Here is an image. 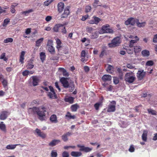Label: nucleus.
Listing matches in <instances>:
<instances>
[{
  "mask_svg": "<svg viewBox=\"0 0 157 157\" xmlns=\"http://www.w3.org/2000/svg\"><path fill=\"white\" fill-rule=\"evenodd\" d=\"M40 110L39 107H33L32 108H30L29 109V113L33 115L36 114L38 118L41 121H43L45 120V117L46 116L45 113L46 112V108L44 106H42Z\"/></svg>",
  "mask_w": 157,
  "mask_h": 157,
  "instance_id": "obj_1",
  "label": "nucleus"
},
{
  "mask_svg": "<svg viewBox=\"0 0 157 157\" xmlns=\"http://www.w3.org/2000/svg\"><path fill=\"white\" fill-rule=\"evenodd\" d=\"M124 79L126 82L130 83L134 82L136 77L132 73H127L125 75Z\"/></svg>",
  "mask_w": 157,
  "mask_h": 157,
  "instance_id": "obj_2",
  "label": "nucleus"
},
{
  "mask_svg": "<svg viewBox=\"0 0 157 157\" xmlns=\"http://www.w3.org/2000/svg\"><path fill=\"white\" fill-rule=\"evenodd\" d=\"M120 43V38L119 37H117L114 38L112 40L111 43L108 44V45L110 48L115 47L118 46Z\"/></svg>",
  "mask_w": 157,
  "mask_h": 157,
  "instance_id": "obj_3",
  "label": "nucleus"
},
{
  "mask_svg": "<svg viewBox=\"0 0 157 157\" xmlns=\"http://www.w3.org/2000/svg\"><path fill=\"white\" fill-rule=\"evenodd\" d=\"M138 19L135 18L133 17H130L125 21V24L126 25H131L132 26L135 25V24L137 23Z\"/></svg>",
  "mask_w": 157,
  "mask_h": 157,
  "instance_id": "obj_4",
  "label": "nucleus"
},
{
  "mask_svg": "<svg viewBox=\"0 0 157 157\" xmlns=\"http://www.w3.org/2000/svg\"><path fill=\"white\" fill-rule=\"evenodd\" d=\"M110 103L108 105L107 111L108 112H114L116 110V102L115 101H113Z\"/></svg>",
  "mask_w": 157,
  "mask_h": 157,
  "instance_id": "obj_5",
  "label": "nucleus"
},
{
  "mask_svg": "<svg viewBox=\"0 0 157 157\" xmlns=\"http://www.w3.org/2000/svg\"><path fill=\"white\" fill-rule=\"evenodd\" d=\"M70 6H68L65 8L64 10V12L61 15V18H67L70 14Z\"/></svg>",
  "mask_w": 157,
  "mask_h": 157,
  "instance_id": "obj_6",
  "label": "nucleus"
},
{
  "mask_svg": "<svg viewBox=\"0 0 157 157\" xmlns=\"http://www.w3.org/2000/svg\"><path fill=\"white\" fill-rule=\"evenodd\" d=\"M68 79V78L64 77H62L60 79V82L62 84L63 86L65 88H68L69 86Z\"/></svg>",
  "mask_w": 157,
  "mask_h": 157,
  "instance_id": "obj_7",
  "label": "nucleus"
},
{
  "mask_svg": "<svg viewBox=\"0 0 157 157\" xmlns=\"http://www.w3.org/2000/svg\"><path fill=\"white\" fill-rule=\"evenodd\" d=\"M146 75V73L143 70L138 71L136 75L138 79L141 80L143 79Z\"/></svg>",
  "mask_w": 157,
  "mask_h": 157,
  "instance_id": "obj_8",
  "label": "nucleus"
},
{
  "mask_svg": "<svg viewBox=\"0 0 157 157\" xmlns=\"http://www.w3.org/2000/svg\"><path fill=\"white\" fill-rule=\"evenodd\" d=\"M8 115V113L6 111H2L0 115V119L5 120L7 118Z\"/></svg>",
  "mask_w": 157,
  "mask_h": 157,
  "instance_id": "obj_9",
  "label": "nucleus"
},
{
  "mask_svg": "<svg viewBox=\"0 0 157 157\" xmlns=\"http://www.w3.org/2000/svg\"><path fill=\"white\" fill-rule=\"evenodd\" d=\"M64 7V4L63 2H59L57 5L58 11L59 13H61L62 12Z\"/></svg>",
  "mask_w": 157,
  "mask_h": 157,
  "instance_id": "obj_10",
  "label": "nucleus"
},
{
  "mask_svg": "<svg viewBox=\"0 0 157 157\" xmlns=\"http://www.w3.org/2000/svg\"><path fill=\"white\" fill-rule=\"evenodd\" d=\"M72 134L71 132H68L62 136V139L64 141L66 142L68 140V136H70Z\"/></svg>",
  "mask_w": 157,
  "mask_h": 157,
  "instance_id": "obj_11",
  "label": "nucleus"
},
{
  "mask_svg": "<svg viewBox=\"0 0 157 157\" xmlns=\"http://www.w3.org/2000/svg\"><path fill=\"white\" fill-rule=\"evenodd\" d=\"M25 52L24 51H22L19 57V62L21 64H23L24 63V60L25 59Z\"/></svg>",
  "mask_w": 157,
  "mask_h": 157,
  "instance_id": "obj_12",
  "label": "nucleus"
},
{
  "mask_svg": "<svg viewBox=\"0 0 157 157\" xmlns=\"http://www.w3.org/2000/svg\"><path fill=\"white\" fill-rule=\"evenodd\" d=\"M112 79L111 76L109 75H105L102 78V80L104 82L111 81Z\"/></svg>",
  "mask_w": 157,
  "mask_h": 157,
  "instance_id": "obj_13",
  "label": "nucleus"
},
{
  "mask_svg": "<svg viewBox=\"0 0 157 157\" xmlns=\"http://www.w3.org/2000/svg\"><path fill=\"white\" fill-rule=\"evenodd\" d=\"M109 27V25L108 24H106L105 25L103 26L101 29L99 30V33H105L107 28Z\"/></svg>",
  "mask_w": 157,
  "mask_h": 157,
  "instance_id": "obj_14",
  "label": "nucleus"
},
{
  "mask_svg": "<svg viewBox=\"0 0 157 157\" xmlns=\"http://www.w3.org/2000/svg\"><path fill=\"white\" fill-rule=\"evenodd\" d=\"M33 79V85L34 86L38 85L39 82V79L36 76H33L32 77Z\"/></svg>",
  "mask_w": 157,
  "mask_h": 157,
  "instance_id": "obj_15",
  "label": "nucleus"
},
{
  "mask_svg": "<svg viewBox=\"0 0 157 157\" xmlns=\"http://www.w3.org/2000/svg\"><path fill=\"white\" fill-rule=\"evenodd\" d=\"M63 25L60 24H58L56 25L53 28V31L56 32H58L59 29H61V27H63Z\"/></svg>",
  "mask_w": 157,
  "mask_h": 157,
  "instance_id": "obj_16",
  "label": "nucleus"
},
{
  "mask_svg": "<svg viewBox=\"0 0 157 157\" xmlns=\"http://www.w3.org/2000/svg\"><path fill=\"white\" fill-rule=\"evenodd\" d=\"M50 120L52 123H56L58 122L57 116L55 114L52 115L50 117Z\"/></svg>",
  "mask_w": 157,
  "mask_h": 157,
  "instance_id": "obj_17",
  "label": "nucleus"
},
{
  "mask_svg": "<svg viewBox=\"0 0 157 157\" xmlns=\"http://www.w3.org/2000/svg\"><path fill=\"white\" fill-rule=\"evenodd\" d=\"M56 44H57L56 48H57L58 51H59L60 49L62 47L61 45L62 42L60 40L59 38H56Z\"/></svg>",
  "mask_w": 157,
  "mask_h": 157,
  "instance_id": "obj_18",
  "label": "nucleus"
},
{
  "mask_svg": "<svg viewBox=\"0 0 157 157\" xmlns=\"http://www.w3.org/2000/svg\"><path fill=\"white\" fill-rule=\"evenodd\" d=\"M33 60L30 59L28 61V63L26 65V67L28 69H31L33 68L34 67V65L33 63Z\"/></svg>",
  "mask_w": 157,
  "mask_h": 157,
  "instance_id": "obj_19",
  "label": "nucleus"
},
{
  "mask_svg": "<svg viewBox=\"0 0 157 157\" xmlns=\"http://www.w3.org/2000/svg\"><path fill=\"white\" fill-rule=\"evenodd\" d=\"M69 90L70 92H72L75 89V86L74 84V81L72 80H71L69 83Z\"/></svg>",
  "mask_w": 157,
  "mask_h": 157,
  "instance_id": "obj_20",
  "label": "nucleus"
},
{
  "mask_svg": "<svg viewBox=\"0 0 157 157\" xmlns=\"http://www.w3.org/2000/svg\"><path fill=\"white\" fill-rule=\"evenodd\" d=\"M59 71L62 73L63 75L66 77H68L69 75V73L65 69L63 68H59Z\"/></svg>",
  "mask_w": 157,
  "mask_h": 157,
  "instance_id": "obj_21",
  "label": "nucleus"
},
{
  "mask_svg": "<svg viewBox=\"0 0 157 157\" xmlns=\"http://www.w3.org/2000/svg\"><path fill=\"white\" fill-rule=\"evenodd\" d=\"M148 132L147 130H144L142 136V140L144 142H146L147 140Z\"/></svg>",
  "mask_w": 157,
  "mask_h": 157,
  "instance_id": "obj_22",
  "label": "nucleus"
},
{
  "mask_svg": "<svg viewBox=\"0 0 157 157\" xmlns=\"http://www.w3.org/2000/svg\"><path fill=\"white\" fill-rule=\"evenodd\" d=\"M60 142L59 140H54L49 144V145L52 147L54 146Z\"/></svg>",
  "mask_w": 157,
  "mask_h": 157,
  "instance_id": "obj_23",
  "label": "nucleus"
},
{
  "mask_svg": "<svg viewBox=\"0 0 157 157\" xmlns=\"http://www.w3.org/2000/svg\"><path fill=\"white\" fill-rule=\"evenodd\" d=\"M36 132L38 135L40 137L42 138H44L46 137V135L43 132H41L40 129L36 128Z\"/></svg>",
  "mask_w": 157,
  "mask_h": 157,
  "instance_id": "obj_24",
  "label": "nucleus"
},
{
  "mask_svg": "<svg viewBox=\"0 0 157 157\" xmlns=\"http://www.w3.org/2000/svg\"><path fill=\"white\" fill-rule=\"evenodd\" d=\"M47 49L48 51L51 54L53 55L55 53V48L53 46L47 47Z\"/></svg>",
  "mask_w": 157,
  "mask_h": 157,
  "instance_id": "obj_25",
  "label": "nucleus"
},
{
  "mask_svg": "<svg viewBox=\"0 0 157 157\" xmlns=\"http://www.w3.org/2000/svg\"><path fill=\"white\" fill-rule=\"evenodd\" d=\"M71 155L73 157H78L82 155V154L81 152L73 151L71 152Z\"/></svg>",
  "mask_w": 157,
  "mask_h": 157,
  "instance_id": "obj_26",
  "label": "nucleus"
},
{
  "mask_svg": "<svg viewBox=\"0 0 157 157\" xmlns=\"http://www.w3.org/2000/svg\"><path fill=\"white\" fill-rule=\"evenodd\" d=\"M34 11L33 9H30L26 11H23L21 12V14L25 16H27L29 13L33 12Z\"/></svg>",
  "mask_w": 157,
  "mask_h": 157,
  "instance_id": "obj_27",
  "label": "nucleus"
},
{
  "mask_svg": "<svg viewBox=\"0 0 157 157\" xmlns=\"http://www.w3.org/2000/svg\"><path fill=\"white\" fill-rule=\"evenodd\" d=\"M48 96L49 98L52 99H55L57 98V96L56 94H54L53 93L51 92H49L48 93Z\"/></svg>",
  "mask_w": 157,
  "mask_h": 157,
  "instance_id": "obj_28",
  "label": "nucleus"
},
{
  "mask_svg": "<svg viewBox=\"0 0 157 157\" xmlns=\"http://www.w3.org/2000/svg\"><path fill=\"white\" fill-rule=\"evenodd\" d=\"M99 34L98 32L95 31H94L92 33V34L90 35V37L92 39H96L98 36Z\"/></svg>",
  "mask_w": 157,
  "mask_h": 157,
  "instance_id": "obj_29",
  "label": "nucleus"
},
{
  "mask_svg": "<svg viewBox=\"0 0 157 157\" xmlns=\"http://www.w3.org/2000/svg\"><path fill=\"white\" fill-rule=\"evenodd\" d=\"M113 67L112 66L110 65H108V67L106 69V70L109 73L112 74L113 71Z\"/></svg>",
  "mask_w": 157,
  "mask_h": 157,
  "instance_id": "obj_30",
  "label": "nucleus"
},
{
  "mask_svg": "<svg viewBox=\"0 0 157 157\" xmlns=\"http://www.w3.org/2000/svg\"><path fill=\"white\" fill-rule=\"evenodd\" d=\"M74 98L72 97H69L65 99V101L71 104H72L74 102Z\"/></svg>",
  "mask_w": 157,
  "mask_h": 157,
  "instance_id": "obj_31",
  "label": "nucleus"
},
{
  "mask_svg": "<svg viewBox=\"0 0 157 157\" xmlns=\"http://www.w3.org/2000/svg\"><path fill=\"white\" fill-rule=\"evenodd\" d=\"M0 129L2 131L6 132V127L5 124L3 123V122L1 121L0 123Z\"/></svg>",
  "mask_w": 157,
  "mask_h": 157,
  "instance_id": "obj_32",
  "label": "nucleus"
},
{
  "mask_svg": "<svg viewBox=\"0 0 157 157\" xmlns=\"http://www.w3.org/2000/svg\"><path fill=\"white\" fill-rule=\"evenodd\" d=\"M46 57V56L45 53L43 52L40 53V58L42 62H43L45 60Z\"/></svg>",
  "mask_w": 157,
  "mask_h": 157,
  "instance_id": "obj_33",
  "label": "nucleus"
},
{
  "mask_svg": "<svg viewBox=\"0 0 157 157\" xmlns=\"http://www.w3.org/2000/svg\"><path fill=\"white\" fill-rule=\"evenodd\" d=\"M142 56L144 57H148L150 55V52L148 50H144L141 52Z\"/></svg>",
  "mask_w": 157,
  "mask_h": 157,
  "instance_id": "obj_34",
  "label": "nucleus"
},
{
  "mask_svg": "<svg viewBox=\"0 0 157 157\" xmlns=\"http://www.w3.org/2000/svg\"><path fill=\"white\" fill-rule=\"evenodd\" d=\"M65 117H67V120H69L71 119H74L75 118V116L74 115L73 116L71 115V113L69 112H67Z\"/></svg>",
  "mask_w": 157,
  "mask_h": 157,
  "instance_id": "obj_35",
  "label": "nucleus"
},
{
  "mask_svg": "<svg viewBox=\"0 0 157 157\" xmlns=\"http://www.w3.org/2000/svg\"><path fill=\"white\" fill-rule=\"evenodd\" d=\"M146 24V22H140L139 19H138L136 23L137 26L139 27H144L145 26Z\"/></svg>",
  "mask_w": 157,
  "mask_h": 157,
  "instance_id": "obj_36",
  "label": "nucleus"
},
{
  "mask_svg": "<svg viewBox=\"0 0 157 157\" xmlns=\"http://www.w3.org/2000/svg\"><path fill=\"white\" fill-rule=\"evenodd\" d=\"M81 149H80L79 150L81 151H84L85 152H87L90 151L92 149L89 148L88 147H86L83 146L82 147Z\"/></svg>",
  "mask_w": 157,
  "mask_h": 157,
  "instance_id": "obj_37",
  "label": "nucleus"
},
{
  "mask_svg": "<svg viewBox=\"0 0 157 157\" xmlns=\"http://www.w3.org/2000/svg\"><path fill=\"white\" fill-rule=\"evenodd\" d=\"M19 144H10L6 146V148L7 149H13L16 148V146Z\"/></svg>",
  "mask_w": 157,
  "mask_h": 157,
  "instance_id": "obj_38",
  "label": "nucleus"
},
{
  "mask_svg": "<svg viewBox=\"0 0 157 157\" xmlns=\"http://www.w3.org/2000/svg\"><path fill=\"white\" fill-rule=\"evenodd\" d=\"M134 51L135 53L140 52L141 50V47L140 46H135L134 47Z\"/></svg>",
  "mask_w": 157,
  "mask_h": 157,
  "instance_id": "obj_39",
  "label": "nucleus"
},
{
  "mask_svg": "<svg viewBox=\"0 0 157 157\" xmlns=\"http://www.w3.org/2000/svg\"><path fill=\"white\" fill-rule=\"evenodd\" d=\"M102 103L101 102H98L96 103L94 105V107L96 110H98L100 106H101Z\"/></svg>",
  "mask_w": 157,
  "mask_h": 157,
  "instance_id": "obj_40",
  "label": "nucleus"
},
{
  "mask_svg": "<svg viewBox=\"0 0 157 157\" xmlns=\"http://www.w3.org/2000/svg\"><path fill=\"white\" fill-rule=\"evenodd\" d=\"M44 40L43 38H41L37 40L36 41V46L37 47H39L40 46L41 43L43 42Z\"/></svg>",
  "mask_w": 157,
  "mask_h": 157,
  "instance_id": "obj_41",
  "label": "nucleus"
},
{
  "mask_svg": "<svg viewBox=\"0 0 157 157\" xmlns=\"http://www.w3.org/2000/svg\"><path fill=\"white\" fill-rule=\"evenodd\" d=\"M78 107L79 106L77 104L72 105L71 107L72 111L73 112L76 111Z\"/></svg>",
  "mask_w": 157,
  "mask_h": 157,
  "instance_id": "obj_42",
  "label": "nucleus"
},
{
  "mask_svg": "<svg viewBox=\"0 0 157 157\" xmlns=\"http://www.w3.org/2000/svg\"><path fill=\"white\" fill-rule=\"evenodd\" d=\"M86 30L87 32L89 33H91L93 32L94 31H95V29H94L92 27H86Z\"/></svg>",
  "mask_w": 157,
  "mask_h": 157,
  "instance_id": "obj_43",
  "label": "nucleus"
},
{
  "mask_svg": "<svg viewBox=\"0 0 157 157\" xmlns=\"http://www.w3.org/2000/svg\"><path fill=\"white\" fill-rule=\"evenodd\" d=\"M147 110L149 113H150L152 115H157L156 111L154 110L148 109Z\"/></svg>",
  "mask_w": 157,
  "mask_h": 157,
  "instance_id": "obj_44",
  "label": "nucleus"
},
{
  "mask_svg": "<svg viewBox=\"0 0 157 157\" xmlns=\"http://www.w3.org/2000/svg\"><path fill=\"white\" fill-rule=\"evenodd\" d=\"M93 18L94 19L95 24H98V23L101 21V19L98 17H96L95 16L93 17Z\"/></svg>",
  "mask_w": 157,
  "mask_h": 157,
  "instance_id": "obj_45",
  "label": "nucleus"
},
{
  "mask_svg": "<svg viewBox=\"0 0 157 157\" xmlns=\"http://www.w3.org/2000/svg\"><path fill=\"white\" fill-rule=\"evenodd\" d=\"M136 43V40H131L129 43V46L130 48H132L134 47V44Z\"/></svg>",
  "mask_w": 157,
  "mask_h": 157,
  "instance_id": "obj_46",
  "label": "nucleus"
},
{
  "mask_svg": "<svg viewBox=\"0 0 157 157\" xmlns=\"http://www.w3.org/2000/svg\"><path fill=\"white\" fill-rule=\"evenodd\" d=\"M154 62L152 60H149L147 61L146 63V66H152L154 64Z\"/></svg>",
  "mask_w": 157,
  "mask_h": 157,
  "instance_id": "obj_47",
  "label": "nucleus"
},
{
  "mask_svg": "<svg viewBox=\"0 0 157 157\" xmlns=\"http://www.w3.org/2000/svg\"><path fill=\"white\" fill-rule=\"evenodd\" d=\"M57 155L56 151L55 150H53L52 151L51 155V157H57Z\"/></svg>",
  "mask_w": 157,
  "mask_h": 157,
  "instance_id": "obj_48",
  "label": "nucleus"
},
{
  "mask_svg": "<svg viewBox=\"0 0 157 157\" xmlns=\"http://www.w3.org/2000/svg\"><path fill=\"white\" fill-rule=\"evenodd\" d=\"M13 41L12 38H8L4 40V42L5 43H7L9 42L11 43Z\"/></svg>",
  "mask_w": 157,
  "mask_h": 157,
  "instance_id": "obj_49",
  "label": "nucleus"
},
{
  "mask_svg": "<svg viewBox=\"0 0 157 157\" xmlns=\"http://www.w3.org/2000/svg\"><path fill=\"white\" fill-rule=\"evenodd\" d=\"M62 157H69V153L66 151H64L62 153Z\"/></svg>",
  "mask_w": 157,
  "mask_h": 157,
  "instance_id": "obj_50",
  "label": "nucleus"
},
{
  "mask_svg": "<svg viewBox=\"0 0 157 157\" xmlns=\"http://www.w3.org/2000/svg\"><path fill=\"white\" fill-rule=\"evenodd\" d=\"M2 83L3 87L4 88H6L7 87L8 84L7 80L5 79H3V81H2Z\"/></svg>",
  "mask_w": 157,
  "mask_h": 157,
  "instance_id": "obj_51",
  "label": "nucleus"
},
{
  "mask_svg": "<svg viewBox=\"0 0 157 157\" xmlns=\"http://www.w3.org/2000/svg\"><path fill=\"white\" fill-rule=\"evenodd\" d=\"M54 0H47L44 2V4L45 6H48Z\"/></svg>",
  "mask_w": 157,
  "mask_h": 157,
  "instance_id": "obj_52",
  "label": "nucleus"
},
{
  "mask_svg": "<svg viewBox=\"0 0 157 157\" xmlns=\"http://www.w3.org/2000/svg\"><path fill=\"white\" fill-rule=\"evenodd\" d=\"M53 44V41L52 40H48L47 43V47L52 46Z\"/></svg>",
  "mask_w": 157,
  "mask_h": 157,
  "instance_id": "obj_53",
  "label": "nucleus"
},
{
  "mask_svg": "<svg viewBox=\"0 0 157 157\" xmlns=\"http://www.w3.org/2000/svg\"><path fill=\"white\" fill-rule=\"evenodd\" d=\"M91 9V7L90 6H87L85 7V12L86 13H88L90 11Z\"/></svg>",
  "mask_w": 157,
  "mask_h": 157,
  "instance_id": "obj_54",
  "label": "nucleus"
},
{
  "mask_svg": "<svg viewBox=\"0 0 157 157\" xmlns=\"http://www.w3.org/2000/svg\"><path fill=\"white\" fill-rule=\"evenodd\" d=\"M61 28H62V29H61V32L63 34H66L67 33V30L66 29L65 27H63H63H61Z\"/></svg>",
  "mask_w": 157,
  "mask_h": 157,
  "instance_id": "obj_55",
  "label": "nucleus"
},
{
  "mask_svg": "<svg viewBox=\"0 0 157 157\" xmlns=\"http://www.w3.org/2000/svg\"><path fill=\"white\" fill-rule=\"evenodd\" d=\"M10 22V21L8 19H5L4 20L3 23V26H6L7 24Z\"/></svg>",
  "mask_w": 157,
  "mask_h": 157,
  "instance_id": "obj_56",
  "label": "nucleus"
},
{
  "mask_svg": "<svg viewBox=\"0 0 157 157\" xmlns=\"http://www.w3.org/2000/svg\"><path fill=\"white\" fill-rule=\"evenodd\" d=\"M113 82L115 84H117L119 82L118 78L117 77H114L113 79Z\"/></svg>",
  "mask_w": 157,
  "mask_h": 157,
  "instance_id": "obj_57",
  "label": "nucleus"
},
{
  "mask_svg": "<svg viewBox=\"0 0 157 157\" xmlns=\"http://www.w3.org/2000/svg\"><path fill=\"white\" fill-rule=\"evenodd\" d=\"M99 2L98 0H94V2L93 5L94 8H96L98 6H97V5L98 3Z\"/></svg>",
  "mask_w": 157,
  "mask_h": 157,
  "instance_id": "obj_58",
  "label": "nucleus"
},
{
  "mask_svg": "<svg viewBox=\"0 0 157 157\" xmlns=\"http://www.w3.org/2000/svg\"><path fill=\"white\" fill-rule=\"evenodd\" d=\"M129 151L131 152H133L134 151L135 148L133 145H131L128 150Z\"/></svg>",
  "mask_w": 157,
  "mask_h": 157,
  "instance_id": "obj_59",
  "label": "nucleus"
},
{
  "mask_svg": "<svg viewBox=\"0 0 157 157\" xmlns=\"http://www.w3.org/2000/svg\"><path fill=\"white\" fill-rule=\"evenodd\" d=\"M127 52L128 54H131L133 53V50L132 48L130 49H127Z\"/></svg>",
  "mask_w": 157,
  "mask_h": 157,
  "instance_id": "obj_60",
  "label": "nucleus"
},
{
  "mask_svg": "<svg viewBox=\"0 0 157 157\" xmlns=\"http://www.w3.org/2000/svg\"><path fill=\"white\" fill-rule=\"evenodd\" d=\"M153 42L154 43H157V34L154 35L153 39Z\"/></svg>",
  "mask_w": 157,
  "mask_h": 157,
  "instance_id": "obj_61",
  "label": "nucleus"
},
{
  "mask_svg": "<svg viewBox=\"0 0 157 157\" xmlns=\"http://www.w3.org/2000/svg\"><path fill=\"white\" fill-rule=\"evenodd\" d=\"M112 89L113 86L111 85H109L106 87V90L107 91H111Z\"/></svg>",
  "mask_w": 157,
  "mask_h": 157,
  "instance_id": "obj_62",
  "label": "nucleus"
},
{
  "mask_svg": "<svg viewBox=\"0 0 157 157\" xmlns=\"http://www.w3.org/2000/svg\"><path fill=\"white\" fill-rule=\"evenodd\" d=\"M88 15H85V16H82L81 19L82 21H85L88 18Z\"/></svg>",
  "mask_w": 157,
  "mask_h": 157,
  "instance_id": "obj_63",
  "label": "nucleus"
},
{
  "mask_svg": "<svg viewBox=\"0 0 157 157\" xmlns=\"http://www.w3.org/2000/svg\"><path fill=\"white\" fill-rule=\"evenodd\" d=\"M127 67L130 69H132L134 68V67L133 66L132 64H128L127 65Z\"/></svg>",
  "mask_w": 157,
  "mask_h": 157,
  "instance_id": "obj_64",
  "label": "nucleus"
}]
</instances>
